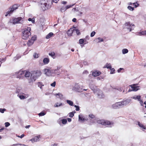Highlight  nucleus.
Listing matches in <instances>:
<instances>
[{"label":"nucleus","mask_w":146,"mask_h":146,"mask_svg":"<svg viewBox=\"0 0 146 146\" xmlns=\"http://www.w3.org/2000/svg\"><path fill=\"white\" fill-rule=\"evenodd\" d=\"M67 2L65 1H63L62 2V3L64 4H65Z\"/></svg>","instance_id":"62"},{"label":"nucleus","mask_w":146,"mask_h":146,"mask_svg":"<svg viewBox=\"0 0 146 146\" xmlns=\"http://www.w3.org/2000/svg\"><path fill=\"white\" fill-rule=\"evenodd\" d=\"M101 74L100 72L98 71H95L92 73V75L94 77H96L100 75Z\"/></svg>","instance_id":"14"},{"label":"nucleus","mask_w":146,"mask_h":146,"mask_svg":"<svg viewBox=\"0 0 146 146\" xmlns=\"http://www.w3.org/2000/svg\"><path fill=\"white\" fill-rule=\"evenodd\" d=\"M22 145L21 144H19V143L15 144H13L12 145V146H17V145Z\"/></svg>","instance_id":"56"},{"label":"nucleus","mask_w":146,"mask_h":146,"mask_svg":"<svg viewBox=\"0 0 146 146\" xmlns=\"http://www.w3.org/2000/svg\"><path fill=\"white\" fill-rule=\"evenodd\" d=\"M25 71L20 70L17 73V78L21 79L24 77Z\"/></svg>","instance_id":"7"},{"label":"nucleus","mask_w":146,"mask_h":146,"mask_svg":"<svg viewBox=\"0 0 146 146\" xmlns=\"http://www.w3.org/2000/svg\"><path fill=\"white\" fill-rule=\"evenodd\" d=\"M67 119H68V121L69 122H70L71 121V118H68Z\"/></svg>","instance_id":"61"},{"label":"nucleus","mask_w":146,"mask_h":146,"mask_svg":"<svg viewBox=\"0 0 146 146\" xmlns=\"http://www.w3.org/2000/svg\"><path fill=\"white\" fill-rule=\"evenodd\" d=\"M36 78L35 77L32 76V74H31V76L28 79L29 82L31 83L33 81H35L36 80Z\"/></svg>","instance_id":"15"},{"label":"nucleus","mask_w":146,"mask_h":146,"mask_svg":"<svg viewBox=\"0 0 146 146\" xmlns=\"http://www.w3.org/2000/svg\"><path fill=\"white\" fill-rule=\"evenodd\" d=\"M54 34L52 33H50L46 36V39H49L50 38L51 36H52Z\"/></svg>","instance_id":"22"},{"label":"nucleus","mask_w":146,"mask_h":146,"mask_svg":"<svg viewBox=\"0 0 146 146\" xmlns=\"http://www.w3.org/2000/svg\"><path fill=\"white\" fill-rule=\"evenodd\" d=\"M61 68L62 67L60 66L57 67L56 69H55L54 70V73L57 75H59L62 71V69Z\"/></svg>","instance_id":"9"},{"label":"nucleus","mask_w":146,"mask_h":146,"mask_svg":"<svg viewBox=\"0 0 146 146\" xmlns=\"http://www.w3.org/2000/svg\"><path fill=\"white\" fill-rule=\"evenodd\" d=\"M138 101L140 103V104H141V105H142L143 102L142 100H141V98Z\"/></svg>","instance_id":"52"},{"label":"nucleus","mask_w":146,"mask_h":146,"mask_svg":"<svg viewBox=\"0 0 146 146\" xmlns=\"http://www.w3.org/2000/svg\"><path fill=\"white\" fill-rule=\"evenodd\" d=\"M67 102L68 104L69 105L71 106H72L73 105V102L71 101V100H67Z\"/></svg>","instance_id":"31"},{"label":"nucleus","mask_w":146,"mask_h":146,"mask_svg":"<svg viewBox=\"0 0 146 146\" xmlns=\"http://www.w3.org/2000/svg\"><path fill=\"white\" fill-rule=\"evenodd\" d=\"M56 83L55 82H54L53 83L51 84V86L53 87H54L56 85Z\"/></svg>","instance_id":"51"},{"label":"nucleus","mask_w":146,"mask_h":146,"mask_svg":"<svg viewBox=\"0 0 146 146\" xmlns=\"http://www.w3.org/2000/svg\"><path fill=\"white\" fill-rule=\"evenodd\" d=\"M25 136V135L24 134H22L21 135V136H19V135H18L17 136L18 137H19V138H23V137H24V136Z\"/></svg>","instance_id":"53"},{"label":"nucleus","mask_w":146,"mask_h":146,"mask_svg":"<svg viewBox=\"0 0 146 146\" xmlns=\"http://www.w3.org/2000/svg\"><path fill=\"white\" fill-rule=\"evenodd\" d=\"M74 107H75L76 108V110L77 111H79L80 110V108L79 106H78L74 105Z\"/></svg>","instance_id":"41"},{"label":"nucleus","mask_w":146,"mask_h":146,"mask_svg":"<svg viewBox=\"0 0 146 146\" xmlns=\"http://www.w3.org/2000/svg\"><path fill=\"white\" fill-rule=\"evenodd\" d=\"M104 68H107L110 69L111 68V67L110 64L107 63L106 65L104 66Z\"/></svg>","instance_id":"24"},{"label":"nucleus","mask_w":146,"mask_h":146,"mask_svg":"<svg viewBox=\"0 0 146 146\" xmlns=\"http://www.w3.org/2000/svg\"><path fill=\"white\" fill-rule=\"evenodd\" d=\"M128 52V50L125 48L123 49L122 50V53L123 54H125L127 53Z\"/></svg>","instance_id":"30"},{"label":"nucleus","mask_w":146,"mask_h":146,"mask_svg":"<svg viewBox=\"0 0 146 146\" xmlns=\"http://www.w3.org/2000/svg\"><path fill=\"white\" fill-rule=\"evenodd\" d=\"M58 1L59 0H52V2L56 3L58 2Z\"/></svg>","instance_id":"59"},{"label":"nucleus","mask_w":146,"mask_h":146,"mask_svg":"<svg viewBox=\"0 0 146 146\" xmlns=\"http://www.w3.org/2000/svg\"><path fill=\"white\" fill-rule=\"evenodd\" d=\"M57 144H54L53 145H51V146H57Z\"/></svg>","instance_id":"63"},{"label":"nucleus","mask_w":146,"mask_h":146,"mask_svg":"<svg viewBox=\"0 0 146 146\" xmlns=\"http://www.w3.org/2000/svg\"><path fill=\"white\" fill-rule=\"evenodd\" d=\"M127 8L130 10L133 11L134 9V8L133 7L131 6H128L127 7Z\"/></svg>","instance_id":"33"},{"label":"nucleus","mask_w":146,"mask_h":146,"mask_svg":"<svg viewBox=\"0 0 146 146\" xmlns=\"http://www.w3.org/2000/svg\"><path fill=\"white\" fill-rule=\"evenodd\" d=\"M72 21L73 22H75L76 21V19L75 18H74L72 19Z\"/></svg>","instance_id":"58"},{"label":"nucleus","mask_w":146,"mask_h":146,"mask_svg":"<svg viewBox=\"0 0 146 146\" xmlns=\"http://www.w3.org/2000/svg\"><path fill=\"white\" fill-rule=\"evenodd\" d=\"M55 95L56 96H59V98L61 99H62L63 98V95L60 93H59L58 94H55Z\"/></svg>","instance_id":"25"},{"label":"nucleus","mask_w":146,"mask_h":146,"mask_svg":"<svg viewBox=\"0 0 146 146\" xmlns=\"http://www.w3.org/2000/svg\"><path fill=\"white\" fill-rule=\"evenodd\" d=\"M129 103V102L127 100H123L120 102L115 103L113 104L112 107L114 109H119L124 106H126Z\"/></svg>","instance_id":"2"},{"label":"nucleus","mask_w":146,"mask_h":146,"mask_svg":"<svg viewBox=\"0 0 146 146\" xmlns=\"http://www.w3.org/2000/svg\"><path fill=\"white\" fill-rule=\"evenodd\" d=\"M28 20L29 21H31L33 23H34L35 22V19L32 20V19L31 18H29L28 19Z\"/></svg>","instance_id":"49"},{"label":"nucleus","mask_w":146,"mask_h":146,"mask_svg":"<svg viewBox=\"0 0 146 146\" xmlns=\"http://www.w3.org/2000/svg\"><path fill=\"white\" fill-rule=\"evenodd\" d=\"M37 85L38 87L40 88L41 89H42V87L44 86L42 82H38L37 83Z\"/></svg>","instance_id":"23"},{"label":"nucleus","mask_w":146,"mask_h":146,"mask_svg":"<svg viewBox=\"0 0 146 146\" xmlns=\"http://www.w3.org/2000/svg\"><path fill=\"white\" fill-rule=\"evenodd\" d=\"M30 74V73L28 71H26L25 72L24 76L26 77H29V76Z\"/></svg>","instance_id":"28"},{"label":"nucleus","mask_w":146,"mask_h":146,"mask_svg":"<svg viewBox=\"0 0 146 146\" xmlns=\"http://www.w3.org/2000/svg\"><path fill=\"white\" fill-rule=\"evenodd\" d=\"M79 120L80 121H84V119L81 116H80V115H79Z\"/></svg>","instance_id":"37"},{"label":"nucleus","mask_w":146,"mask_h":146,"mask_svg":"<svg viewBox=\"0 0 146 146\" xmlns=\"http://www.w3.org/2000/svg\"><path fill=\"white\" fill-rule=\"evenodd\" d=\"M5 127H7L10 125V123L8 122H5Z\"/></svg>","instance_id":"46"},{"label":"nucleus","mask_w":146,"mask_h":146,"mask_svg":"<svg viewBox=\"0 0 146 146\" xmlns=\"http://www.w3.org/2000/svg\"><path fill=\"white\" fill-rule=\"evenodd\" d=\"M33 56L35 58H37L38 57V54L35 53L33 55Z\"/></svg>","instance_id":"43"},{"label":"nucleus","mask_w":146,"mask_h":146,"mask_svg":"<svg viewBox=\"0 0 146 146\" xmlns=\"http://www.w3.org/2000/svg\"><path fill=\"white\" fill-rule=\"evenodd\" d=\"M88 72L87 70H85L83 72V74H88Z\"/></svg>","instance_id":"60"},{"label":"nucleus","mask_w":146,"mask_h":146,"mask_svg":"<svg viewBox=\"0 0 146 146\" xmlns=\"http://www.w3.org/2000/svg\"><path fill=\"white\" fill-rule=\"evenodd\" d=\"M32 76L35 77L36 78L40 77L42 74V72L40 70H34L31 72Z\"/></svg>","instance_id":"5"},{"label":"nucleus","mask_w":146,"mask_h":146,"mask_svg":"<svg viewBox=\"0 0 146 146\" xmlns=\"http://www.w3.org/2000/svg\"><path fill=\"white\" fill-rule=\"evenodd\" d=\"M135 27V26L134 24L130 23V28H129L128 29L129 30V31H131Z\"/></svg>","instance_id":"19"},{"label":"nucleus","mask_w":146,"mask_h":146,"mask_svg":"<svg viewBox=\"0 0 146 146\" xmlns=\"http://www.w3.org/2000/svg\"><path fill=\"white\" fill-rule=\"evenodd\" d=\"M6 110V109H2V108H0V112L3 113L4 111Z\"/></svg>","instance_id":"45"},{"label":"nucleus","mask_w":146,"mask_h":146,"mask_svg":"<svg viewBox=\"0 0 146 146\" xmlns=\"http://www.w3.org/2000/svg\"><path fill=\"white\" fill-rule=\"evenodd\" d=\"M141 98V96L140 95L136 96L135 98V99H137L139 101Z\"/></svg>","instance_id":"39"},{"label":"nucleus","mask_w":146,"mask_h":146,"mask_svg":"<svg viewBox=\"0 0 146 146\" xmlns=\"http://www.w3.org/2000/svg\"><path fill=\"white\" fill-rule=\"evenodd\" d=\"M138 34L139 35H146V30L139 32L138 33Z\"/></svg>","instance_id":"21"},{"label":"nucleus","mask_w":146,"mask_h":146,"mask_svg":"<svg viewBox=\"0 0 146 146\" xmlns=\"http://www.w3.org/2000/svg\"><path fill=\"white\" fill-rule=\"evenodd\" d=\"M95 34H96V32L95 31H94L92 32L91 33L90 36L91 37H93V36H94V35H95Z\"/></svg>","instance_id":"44"},{"label":"nucleus","mask_w":146,"mask_h":146,"mask_svg":"<svg viewBox=\"0 0 146 146\" xmlns=\"http://www.w3.org/2000/svg\"><path fill=\"white\" fill-rule=\"evenodd\" d=\"M22 19L21 17H19L17 18L14 19L13 20V23L14 24L20 23V21Z\"/></svg>","instance_id":"10"},{"label":"nucleus","mask_w":146,"mask_h":146,"mask_svg":"<svg viewBox=\"0 0 146 146\" xmlns=\"http://www.w3.org/2000/svg\"><path fill=\"white\" fill-rule=\"evenodd\" d=\"M76 33L77 34V35H80V32L79 30L78 29H76Z\"/></svg>","instance_id":"47"},{"label":"nucleus","mask_w":146,"mask_h":146,"mask_svg":"<svg viewBox=\"0 0 146 146\" xmlns=\"http://www.w3.org/2000/svg\"><path fill=\"white\" fill-rule=\"evenodd\" d=\"M46 113L44 112H42L38 114L39 116H43Z\"/></svg>","instance_id":"38"},{"label":"nucleus","mask_w":146,"mask_h":146,"mask_svg":"<svg viewBox=\"0 0 146 146\" xmlns=\"http://www.w3.org/2000/svg\"><path fill=\"white\" fill-rule=\"evenodd\" d=\"M71 7V5H67L66 6L65 8H66V10L68 8H70Z\"/></svg>","instance_id":"54"},{"label":"nucleus","mask_w":146,"mask_h":146,"mask_svg":"<svg viewBox=\"0 0 146 146\" xmlns=\"http://www.w3.org/2000/svg\"><path fill=\"white\" fill-rule=\"evenodd\" d=\"M98 39L99 40V42H102L104 41L103 39L101 38L100 37L98 38Z\"/></svg>","instance_id":"50"},{"label":"nucleus","mask_w":146,"mask_h":146,"mask_svg":"<svg viewBox=\"0 0 146 146\" xmlns=\"http://www.w3.org/2000/svg\"><path fill=\"white\" fill-rule=\"evenodd\" d=\"M37 37L36 36L34 35L33 36L31 39L29 40L27 43V45L28 46L32 45L34 43V42L36 40Z\"/></svg>","instance_id":"6"},{"label":"nucleus","mask_w":146,"mask_h":146,"mask_svg":"<svg viewBox=\"0 0 146 146\" xmlns=\"http://www.w3.org/2000/svg\"><path fill=\"white\" fill-rule=\"evenodd\" d=\"M30 126V125H28L26 127V128H28Z\"/></svg>","instance_id":"64"},{"label":"nucleus","mask_w":146,"mask_h":146,"mask_svg":"<svg viewBox=\"0 0 146 146\" xmlns=\"http://www.w3.org/2000/svg\"><path fill=\"white\" fill-rule=\"evenodd\" d=\"M44 73L46 75L49 76L51 75V72L50 70L45 69L44 70Z\"/></svg>","instance_id":"13"},{"label":"nucleus","mask_w":146,"mask_h":146,"mask_svg":"<svg viewBox=\"0 0 146 146\" xmlns=\"http://www.w3.org/2000/svg\"><path fill=\"white\" fill-rule=\"evenodd\" d=\"M74 86H75L76 89L79 92L82 91V88L81 86L77 84L75 85Z\"/></svg>","instance_id":"11"},{"label":"nucleus","mask_w":146,"mask_h":146,"mask_svg":"<svg viewBox=\"0 0 146 146\" xmlns=\"http://www.w3.org/2000/svg\"><path fill=\"white\" fill-rule=\"evenodd\" d=\"M123 70V68H120L119 69H118L117 70L118 72H121V70Z\"/></svg>","instance_id":"55"},{"label":"nucleus","mask_w":146,"mask_h":146,"mask_svg":"<svg viewBox=\"0 0 146 146\" xmlns=\"http://www.w3.org/2000/svg\"><path fill=\"white\" fill-rule=\"evenodd\" d=\"M89 117L91 119H94L95 117L94 115L92 114H89Z\"/></svg>","instance_id":"36"},{"label":"nucleus","mask_w":146,"mask_h":146,"mask_svg":"<svg viewBox=\"0 0 146 146\" xmlns=\"http://www.w3.org/2000/svg\"><path fill=\"white\" fill-rule=\"evenodd\" d=\"M120 92H121L123 90V89L122 88H119L118 89H117Z\"/></svg>","instance_id":"57"},{"label":"nucleus","mask_w":146,"mask_h":146,"mask_svg":"<svg viewBox=\"0 0 146 146\" xmlns=\"http://www.w3.org/2000/svg\"><path fill=\"white\" fill-rule=\"evenodd\" d=\"M125 27L128 29L129 28H130V22H129L125 23Z\"/></svg>","instance_id":"27"},{"label":"nucleus","mask_w":146,"mask_h":146,"mask_svg":"<svg viewBox=\"0 0 146 146\" xmlns=\"http://www.w3.org/2000/svg\"><path fill=\"white\" fill-rule=\"evenodd\" d=\"M110 70H111L110 73L111 74H113L115 73V70L114 68H111Z\"/></svg>","instance_id":"40"},{"label":"nucleus","mask_w":146,"mask_h":146,"mask_svg":"<svg viewBox=\"0 0 146 146\" xmlns=\"http://www.w3.org/2000/svg\"><path fill=\"white\" fill-rule=\"evenodd\" d=\"M66 10V8L65 7H63L61 8L60 9V11L61 12H64Z\"/></svg>","instance_id":"35"},{"label":"nucleus","mask_w":146,"mask_h":146,"mask_svg":"<svg viewBox=\"0 0 146 146\" xmlns=\"http://www.w3.org/2000/svg\"><path fill=\"white\" fill-rule=\"evenodd\" d=\"M40 135H38L37 136H35L34 138H33L31 139V141L32 143H33L35 142H36L38 141V139L40 138Z\"/></svg>","instance_id":"12"},{"label":"nucleus","mask_w":146,"mask_h":146,"mask_svg":"<svg viewBox=\"0 0 146 146\" xmlns=\"http://www.w3.org/2000/svg\"><path fill=\"white\" fill-rule=\"evenodd\" d=\"M76 112L75 111H73L72 112H70L69 113V117H72L74 115V113Z\"/></svg>","instance_id":"29"},{"label":"nucleus","mask_w":146,"mask_h":146,"mask_svg":"<svg viewBox=\"0 0 146 146\" xmlns=\"http://www.w3.org/2000/svg\"><path fill=\"white\" fill-rule=\"evenodd\" d=\"M48 54L53 58H55L56 57L55 53L54 52L49 53Z\"/></svg>","instance_id":"18"},{"label":"nucleus","mask_w":146,"mask_h":146,"mask_svg":"<svg viewBox=\"0 0 146 146\" xmlns=\"http://www.w3.org/2000/svg\"><path fill=\"white\" fill-rule=\"evenodd\" d=\"M138 125L139 126L141 127V128H142L143 129H145L146 127V126H145V125H143V124L139 122H138Z\"/></svg>","instance_id":"20"},{"label":"nucleus","mask_w":146,"mask_h":146,"mask_svg":"<svg viewBox=\"0 0 146 146\" xmlns=\"http://www.w3.org/2000/svg\"><path fill=\"white\" fill-rule=\"evenodd\" d=\"M98 123L100 124L104 125H113V123L111 121H110L108 120H105L104 119H101L98 120L97 121ZM111 127V126H110Z\"/></svg>","instance_id":"3"},{"label":"nucleus","mask_w":146,"mask_h":146,"mask_svg":"<svg viewBox=\"0 0 146 146\" xmlns=\"http://www.w3.org/2000/svg\"><path fill=\"white\" fill-rule=\"evenodd\" d=\"M137 85V84H134L133 85H131L129 86H130L131 87V90H130V89H129V92L132 91H137L138 90V86H136Z\"/></svg>","instance_id":"8"},{"label":"nucleus","mask_w":146,"mask_h":146,"mask_svg":"<svg viewBox=\"0 0 146 146\" xmlns=\"http://www.w3.org/2000/svg\"><path fill=\"white\" fill-rule=\"evenodd\" d=\"M19 6L18 5L16 4H14L12 6H11L9 8V9H10L9 11H7L6 12V13L5 15V16H7L8 15L12 13L13 11L16 10L18 8Z\"/></svg>","instance_id":"4"},{"label":"nucleus","mask_w":146,"mask_h":146,"mask_svg":"<svg viewBox=\"0 0 146 146\" xmlns=\"http://www.w3.org/2000/svg\"><path fill=\"white\" fill-rule=\"evenodd\" d=\"M62 105V103H61L59 104L57 102L54 104V106L55 107H57Z\"/></svg>","instance_id":"26"},{"label":"nucleus","mask_w":146,"mask_h":146,"mask_svg":"<svg viewBox=\"0 0 146 146\" xmlns=\"http://www.w3.org/2000/svg\"><path fill=\"white\" fill-rule=\"evenodd\" d=\"M61 122L63 124H65L67 123V121L66 119H63L61 120Z\"/></svg>","instance_id":"32"},{"label":"nucleus","mask_w":146,"mask_h":146,"mask_svg":"<svg viewBox=\"0 0 146 146\" xmlns=\"http://www.w3.org/2000/svg\"><path fill=\"white\" fill-rule=\"evenodd\" d=\"M19 98L21 99H23L25 98V97L23 95H20L19 96Z\"/></svg>","instance_id":"48"},{"label":"nucleus","mask_w":146,"mask_h":146,"mask_svg":"<svg viewBox=\"0 0 146 146\" xmlns=\"http://www.w3.org/2000/svg\"><path fill=\"white\" fill-rule=\"evenodd\" d=\"M133 5H134V6L135 7H137L139 6V4L137 3H133Z\"/></svg>","instance_id":"42"},{"label":"nucleus","mask_w":146,"mask_h":146,"mask_svg":"<svg viewBox=\"0 0 146 146\" xmlns=\"http://www.w3.org/2000/svg\"><path fill=\"white\" fill-rule=\"evenodd\" d=\"M50 60L48 58H44L43 60V62L45 64H48Z\"/></svg>","instance_id":"17"},{"label":"nucleus","mask_w":146,"mask_h":146,"mask_svg":"<svg viewBox=\"0 0 146 146\" xmlns=\"http://www.w3.org/2000/svg\"><path fill=\"white\" fill-rule=\"evenodd\" d=\"M31 28L30 27H27L23 29L22 31V38L24 40L27 39L31 36Z\"/></svg>","instance_id":"1"},{"label":"nucleus","mask_w":146,"mask_h":146,"mask_svg":"<svg viewBox=\"0 0 146 146\" xmlns=\"http://www.w3.org/2000/svg\"><path fill=\"white\" fill-rule=\"evenodd\" d=\"M73 30L72 28H70L67 31V34L69 36H71L72 35Z\"/></svg>","instance_id":"16"},{"label":"nucleus","mask_w":146,"mask_h":146,"mask_svg":"<svg viewBox=\"0 0 146 146\" xmlns=\"http://www.w3.org/2000/svg\"><path fill=\"white\" fill-rule=\"evenodd\" d=\"M84 42V40L83 39H80L79 40V43L80 44H83Z\"/></svg>","instance_id":"34"}]
</instances>
